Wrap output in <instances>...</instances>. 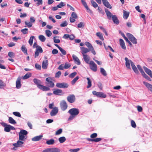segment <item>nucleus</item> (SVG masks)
Here are the masks:
<instances>
[{"instance_id": "1", "label": "nucleus", "mask_w": 152, "mask_h": 152, "mask_svg": "<svg viewBox=\"0 0 152 152\" xmlns=\"http://www.w3.org/2000/svg\"><path fill=\"white\" fill-rule=\"evenodd\" d=\"M19 140L17 142L13 143L12 145L14 147L11 148L12 150L16 151L18 149V148H21L23 146L24 142L22 141L24 140L25 137L24 135L19 133Z\"/></svg>"}, {"instance_id": "2", "label": "nucleus", "mask_w": 152, "mask_h": 152, "mask_svg": "<svg viewBox=\"0 0 152 152\" xmlns=\"http://www.w3.org/2000/svg\"><path fill=\"white\" fill-rule=\"evenodd\" d=\"M68 113L70 114L68 119V121H70L75 118V116L78 114L79 113V110L77 108H72L70 109Z\"/></svg>"}, {"instance_id": "3", "label": "nucleus", "mask_w": 152, "mask_h": 152, "mask_svg": "<svg viewBox=\"0 0 152 152\" xmlns=\"http://www.w3.org/2000/svg\"><path fill=\"white\" fill-rule=\"evenodd\" d=\"M35 21V19L33 17L31 16L30 18V22H28L27 21H25L24 23L26 25L28 28H30L32 26V23H34Z\"/></svg>"}, {"instance_id": "4", "label": "nucleus", "mask_w": 152, "mask_h": 152, "mask_svg": "<svg viewBox=\"0 0 152 152\" xmlns=\"http://www.w3.org/2000/svg\"><path fill=\"white\" fill-rule=\"evenodd\" d=\"M126 35L133 44H136L137 43V39L132 35L130 33H127Z\"/></svg>"}, {"instance_id": "5", "label": "nucleus", "mask_w": 152, "mask_h": 152, "mask_svg": "<svg viewBox=\"0 0 152 152\" xmlns=\"http://www.w3.org/2000/svg\"><path fill=\"white\" fill-rule=\"evenodd\" d=\"M93 94L96 96L103 98H105L106 97L107 95L106 94L102 92H97L96 91H93L92 92Z\"/></svg>"}, {"instance_id": "6", "label": "nucleus", "mask_w": 152, "mask_h": 152, "mask_svg": "<svg viewBox=\"0 0 152 152\" xmlns=\"http://www.w3.org/2000/svg\"><path fill=\"white\" fill-rule=\"evenodd\" d=\"M85 44L88 48V49L90 50V51L94 55L96 54V53L94 50V48L91 44L89 42H85Z\"/></svg>"}, {"instance_id": "7", "label": "nucleus", "mask_w": 152, "mask_h": 152, "mask_svg": "<svg viewBox=\"0 0 152 152\" xmlns=\"http://www.w3.org/2000/svg\"><path fill=\"white\" fill-rule=\"evenodd\" d=\"M56 86L60 88H66L68 87L69 85L66 83H58L56 84Z\"/></svg>"}, {"instance_id": "8", "label": "nucleus", "mask_w": 152, "mask_h": 152, "mask_svg": "<svg viewBox=\"0 0 152 152\" xmlns=\"http://www.w3.org/2000/svg\"><path fill=\"white\" fill-rule=\"evenodd\" d=\"M45 80L47 82L46 83L49 85V87L51 88H53L54 87V83L52 81L53 80V79L52 77H47L46 79Z\"/></svg>"}, {"instance_id": "9", "label": "nucleus", "mask_w": 152, "mask_h": 152, "mask_svg": "<svg viewBox=\"0 0 152 152\" xmlns=\"http://www.w3.org/2000/svg\"><path fill=\"white\" fill-rule=\"evenodd\" d=\"M89 64L90 65V68L91 70L94 72H96L97 71V65L93 61H90Z\"/></svg>"}, {"instance_id": "10", "label": "nucleus", "mask_w": 152, "mask_h": 152, "mask_svg": "<svg viewBox=\"0 0 152 152\" xmlns=\"http://www.w3.org/2000/svg\"><path fill=\"white\" fill-rule=\"evenodd\" d=\"M67 99L70 103L74 102L76 100L75 95L74 94H70L67 97Z\"/></svg>"}, {"instance_id": "11", "label": "nucleus", "mask_w": 152, "mask_h": 152, "mask_svg": "<svg viewBox=\"0 0 152 152\" xmlns=\"http://www.w3.org/2000/svg\"><path fill=\"white\" fill-rule=\"evenodd\" d=\"M60 106L61 110L63 111L66 110L68 107L66 102L64 100H62L60 102Z\"/></svg>"}, {"instance_id": "12", "label": "nucleus", "mask_w": 152, "mask_h": 152, "mask_svg": "<svg viewBox=\"0 0 152 152\" xmlns=\"http://www.w3.org/2000/svg\"><path fill=\"white\" fill-rule=\"evenodd\" d=\"M125 60L126 61L125 64L126 67L128 69H130V64L132 66V63L134 64V63L131 60H129L128 58L127 57L125 58Z\"/></svg>"}, {"instance_id": "13", "label": "nucleus", "mask_w": 152, "mask_h": 152, "mask_svg": "<svg viewBox=\"0 0 152 152\" xmlns=\"http://www.w3.org/2000/svg\"><path fill=\"white\" fill-rule=\"evenodd\" d=\"M53 94L56 95L61 96L64 94V93L63 92L62 90L59 89H56L53 91Z\"/></svg>"}, {"instance_id": "14", "label": "nucleus", "mask_w": 152, "mask_h": 152, "mask_svg": "<svg viewBox=\"0 0 152 152\" xmlns=\"http://www.w3.org/2000/svg\"><path fill=\"white\" fill-rule=\"evenodd\" d=\"M42 52L43 50L41 47H39L38 48H36L34 54L35 58H36L39 56V53H42Z\"/></svg>"}, {"instance_id": "15", "label": "nucleus", "mask_w": 152, "mask_h": 152, "mask_svg": "<svg viewBox=\"0 0 152 152\" xmlns=\"http://www.w3.org/2000/svg\"><path fill=\"white\" fill-rule=\"evenodd\" d=\"M143 68L145 72L149 75L151 78H152V72L151 71L145 66L143 67Z\"/></svg>"}, {"instance_id": "16", "label": "nucleus", "mask_w": 152, "mask_h": 152, "mask_svg": "<svg viewBox=\"0 0 152 152\" xmlns=\"http://www.w3.org/2000/svg\"><path fill=\"white\" fill-rule=\"evenodd\" d=\"M80 48L83 55H86V53H88L90 51V49L82 47H80Z\"/></svg>"}, {"instance_id": "17", "label": "nucleus", "mask_w": 152, "mask_h": 152, "mask_svg": "<svg viewBox=\"0 0 152 152\" xmlns=\"http://www.w3.org/2000/svg\"><path fill=\"white\" fill-rule=\"evenodd\" d=\"M83 6L85 7L86 9L88 10V12L92 13V11L88 7L85 1V0H81Z\"/></svg>"}, {"instance_id": "18", "label": "nucleus", "mask_w": 152, "mask_h": 152, "mask_svg": "<svg viewBox=\"0 0 152 152\" xmlns=\"http://www.w3.org/2000/svg\"><path fill=\"white\" fill-rule=\"evenodd\" d=\"M58 108L57 107H54L52 110L50 112V114L51 116H54L55 115L58 113Z\"/></svg>"}, {"instance_id": "19", "label": "nucleus", "mask_w": 152, "mask_h": 152, "mask_svg": "<svg viewBox=\"0 0 152 152\" xmlns=\"http://www.w3.org/2000/svg\"><path fill=\"white\" fill-rule=\"evenodd\" d=\"M103 4L107 8H112V6L107 0H102Z\"/></svg>"}, {"instance_id": "20", "label": "nucleus", "mask_w": 152, "mask_h": 152, "mask_svg": "<svg viewBox=\"0 0 152 152\" xmlns=\"http://www.w3.org/2000/svg\"><path fill=\"white\" fill-rule=\"evenodd\" d=\"M105 11L106 13V15L108 19H111L112 18V17H113V15H112V13L107 9H105Z\"/></svg>"}, {"instance_id": "21", "label": "nucleus", "mask_w": 152, "mask_h": 152, "mask_svg": "<svg viewBox=\"0 0 152 152\" xmlns=\"http://www.w3.org/2000/svg\"><path fill=\"white\" fill-rule=\"evenodd\" d=\"M21 79L20 77H18L16 82V88L19 89L20 88L21 85L20 83Z\"/></svg>"}, {"instance_id": "22", "label": "nucleus", "mask_w": 152, "mask_h": 152, "mask_svg": "<svg viewBox=\"0 0 152 152\" xmlns=\"http://www.w3.org/2000/svg\"><path fill=\"white\" fill-rule=\"evenodd\" d=\"M143 83L148 89L152 92V85L145 81Z\"/></svg>"}, {"instance_id": "23", "label": "nucleus", "mask_w": 152, "mask_h": 152, "mask_svg": "<svg viewBox=\"0 0 152 152\" xmlns=\"http://www.w3.org/2000/svg\"><path fill=\"white\" fill-rule=\"evenodd\" d=\"M72 57L76 64H77L78 65L80 64V61L77 56L73 54L72 55Z\"/></svg>"}, {"instance_id": "24", "label": "nucleus", "mask_w": 152, "mask_h": 152, "mask_svg": "<svg viewBox=\"0 0 152 152\" xmlns=\"http://www.w3.org/2000/svg\"><path fill=\"white\" fill-rule=\"evenodd\" d=\"M112 19L113 22L117 25L119 24V21L116 16L115 15H113L112 17Z\"/></svg>"}, {"instance_id": "25", "label": "nucleus", "mask_w": 152, "mask_h": 152, "mask_svg": "<svg viewBox=\"0 0 152 152\" xmlns=\"http://www.w3.org/2000/svg\"><path fill=\"white\" fill-rule=\"evenodd\" d=\"M34 83L37 86V87L38 88L40 86H41L42 82L41 81L36 78H34L33 80Z\"/></svg>"}, {"instance_id": "26", "label": "nucleus", "mask_w": 152, "mask_h": 152, "mask_svg": "<svg viewBox=\"0 0 152 152\" xmlns=\"http://www.w3.org/2000/svg\"><path fill=\"white\" fill-rule=\"evenodd\" d=\"M42 135L35 136L32 138V140L33 141H37L40 140L42 137Z\"/></svg>"}, {"instance_id": "27", "label": "nucleus", "mask_w": 152, "mask_h": 152, "mask_svg": "<svg viewBox=\"0 0 152 152\" xmlns=\"http://www.w3.org/2000/svg\"><path fill=\"white\" fill-rule=\"evenodd\" d=\"M39 89L42 90L43 91H48L50 90V88L49 87L43 86V85H41L39 86L38 88Z\"/></svg>"}, {"instance_id": "28", "label": "nucleus", "mask_w": 152, "mask_h": 152, "mask_svg": "<svg viewBox=\"0 0 152 152\" xmlns=\"http://www.w3.org/2000/svg\"><path fill=\"white\" fill-rule=\"evenodd\" d=\"M48 65V61L47 60L43 61L42 64V68L44 69H46Z\"/></svg>"}, {"instance_id": "29", "label": "nucleus", "mask_w": 152, "mask_h": 152, "mask_svg": "<svg viewBox=\"0 0 152 152\" xmlns=\"http://www.w3.org/2000/svg\"><path fill=\"white\" fill-rule=\"evenodd\" d=\"M120 44L122 48L124 49H126V47L125 45L124 42L122 39H120L119 40Z\"/></svg>"}, {"instance_id": "30", "label": "nucleus", "mask_w": 152, "mask_h": 152, "mask_svg": "<svg viewBox=\"0 0 152 152\" xmlns=\"http://www.w3.org/2000/svg\"><path fill=\"white\" fill-rule=\"evenodd\" d=\"M84 61L87 64H89L90 57L86 54L83 55Z\"/></svg>"}, {"instance_id": "31", "label": "nucleus", "mask_w": 152, "mask_h": 152, "mask_svg": "<svg viewBox=\"0 0 152 152\" xmlns=\"http://www.w3.org/2000/svg\"><path fill=\"white\" fill-rule=\"evenodd\" d=\"M132 67L133 70L135 72V73L137 74H139V73L138 70V69L136 66L134 64L132 63Z\"/></svg>"}, {"instance_id": "32", "label": "nucleus", "mask_w": 152, "mask_h": 152, "mask_svg": "<svg viewBox=\"0 0 152 152\" xmlns=\"http://www.w3.org/2000/svg\"><path fill=\"white\" fill-rule=\"evenodd\" d=\"M10 125H7L6 124H5L4 125V130L5 132H9L10 131Z\"/></svg>"}, {"instance_id": "33", "label": "nucleus", "mask_w": 152, "mask_h": 152, "mask_svg": "<svg viewBox=\"0 0 152 152\" xmlns=\"http://www.w3.org/2000/svg\"><path fill=\"white\" fill-rule=\"evenodd\" d=\"M129 12H127V11L124 10L123 12V18H124L126 19L129 16Z\"/></svg>"}, {"instance_id": "34", "label": "nucleus", "mask_w": 152, "mask_h": 152, "mask_svg": "<svg viewBox=\"0 0 152 152\" xmlns=\"http://www.w3.org/2000/svg\"><path fill=\"white\" fill-rule=\"evenodd\" d=\"M9 122L11 124H16V121L11 117H9L8 119Z\"/></svg>"}, {"instance_id": "35", "label": "nucleus", "mask_w": 152, "mask_h": 152, "mask_svg": "<svg viewBox=\"0 0 152 152\" xmlns=\"http://www.w3.org/2000/svg\"><path fill=\"white\" fill-rule=\"evenodd\" d=\"M55 143V140L53 139H51L47 141L46 143L48 145H53Z\"/></svg>"}, {"instance_id": "36", "label": "nucleus", "mask_w": 152, "mask_h": 152, "mask_svg": "<svg viewBox=\"0 0 152 152\" xmlns=\"http://www.w3.org/2000/svg\"><path fill=\"white\" fill-rule=\"evenodd\" d=\"M96 35L98 36L100 39L102 41L104 40V39L102 34L100 32H97L96 34Z\"/></svg>"}, {"instance_id": "37", "label": "nucleus", "mask_w": 152, "mask_h": 152, "mask_svg": "<svg viewBox=\"0 0 152 152\" xmlns=\"http://www.w3.org/2000/svg\"><path fill=\"white\" fill-rule=\"evenodd\" d=\"M100 72L104 76H105L107 75V74L106 72L103 68H100Z\"/></svg>"}, {"instance_id": "38", "label": "nucleus", "mask_w": 152, "mask_h": 152, "mask_svg": "<svg viewBox=\"0 0 152 152\" xmlns=\"http://www.w3.org/2000/svg\"><path fill=\"white\" fill-rule=\"evenodd\" d=\"M21 50L23 53L26 54H27V50L26 47L24 45H22L21 47Z\"/></svg>"}, {"instance_id": "39", "label": "nucleus", "mask_w": 152, "mask_h": 152, "mask_svg": "<svg viewBox=\"0 0 152 152\" xmlns=\"http://www.w3.org/2000/svg\"><path fill=\"white\" fill-rule=\"evenodd\" d=\"M86 79L88 80V86L87 88H89L91 87L92 85L91 81L90 79L88 77H87Z\"/></svg>"}, {"instance_id": "40", "label": "nucleus", "mask_w": 152, "mask_h": 152, "mask_svg": "<svg viewBox=\"0 0 152 152\" xmlns=\"http://www.w3.org/2000/svg\"><path fill=\"white\" fill-rule=\"evenodd\" d=\"M91 2L92 6L93 7L96 8L98 7V5L97 4L94 0H91Z\"/></svg>"}, {"instance_id": "41", "label": "nucleus", "mask_w": 152, "mask_h": 152, "mask_svg": "<svg viewBox=\"0 0 152 152\" xmlns=\"http://www.w3.org/2000/svg\"><path fill=\"white\" fill-rule=\"evenodd\" d=\"M59 37H58L57 36H55L53 37V40L54 42L56 43H58L60 42V41L59 39H56V38Z\"/></svg>"}, {"instance_id": "42", "label": "nucleus", "mask_w": 152, "mask_h": 152, "mask_svg": "<svg viewBox=\"0 0 152 152\" xmlns=\"http://www.w3.org/2000/svg\"><path fill=\"white\" fill-rule=\"evenodd\" d=\"M31 74L30 73H28L26 74L23 77V79H26L31 76Z\"/></svg>"}, {"instance_id": "43", "label": "nucleus", "mask_w": 152, "mask_h": 152, "mask_svg": "<svg viewBox=\"0 0 152 152\" xmlns=\"http://www.w3.org/2000/svg\"><path fill=\"white\" fill-rule=\"evenodd\" d=\"M58 140L60 143H63L66 141V139L64 137H62L59 138Z\"/></svg>"}, {"instance_id": "44", "label": "nucleus", "mask_w": 152, "mask_h": 152, "mask_svg": "<svg viewBox=\"0 0 152 152\" xmlns=\"http://www.w3.org/2000/svg\"><path fill=\"white\" fill-rule=\"evenodd\" d=\"M39 39L42 42H44L46 39V38L43 35H40L39 36Z\"/></svg>"}, {"instance_id": "45", "label": "nucleus", "mask_w": 152, "mask_h": 152, "mask_svg": "<svg viewBox=\"0 0 152 152\" xmlns=\"http://www.w3.org/2000/svg\"><path fill=\"white\" fill-rule=\"evenodd\" d=\"M104 48H105V49L106 50H108V49H109L110 51H111L112 52H115L114 50L111 48V46H110L108 45V46L107 47H106L105 46V44L104 43Z\"/></svg>"}, {"instance_id": "46", "label": "nucleus", "mask_w": 152, "mask_h": 152, "mask_svg": "<svg viewBox=\"0 0 152 152\" xmlns=\"http://www.w3.org/2000/svg\"><path fill=\"white\" fill-rule=\"evenodd\" d=\"M60 150L57 148H51V152H60Z\"/></svg>"}, {"instance_id": "47", "label": "nucleus", "mask_w": 152, "mask_h": 152, "mask_svg": "<svg viewBox=\"0 0 152 152\" xmlns=\"http://www.w3.org/2000/svg\"><path fill=\"white\" fill-rule=\"evenodd\" d=\"M19 133L24 135H26L28 134V132L26 130L23 129L20 130Z\"/></svg>"}, {"instance_id": "48", "label": "nucleus", "mask_w": 152, "mask_h": 152, "mask_svg": "<svg viewBox=\"0 0 152 152\" xmlns=\"http://www.w3.org/2000/svg\"><path fill=\"white\" fill-rule=\"evenodd\" d=\"M34 38V36H31L29 39L28 42L30 45L31 46L33 44V40Z\"/></svg>"}, {"instance_id": "49", "label": "nucleus", "mask_w": 152, "mask_h": 152, "mask_svg": "<svg viewBox=\"0 0 152 152\" xmlns=\"http://www.w3.org/2000/svg\"><path fill=\"white\" fill-rule=\"evenodd\" d=\"M45 34L48 37H50L51 36L52 34L50 31L47 30L45 31Z\"/></svg>"}, {"instance_id": "50", "label": "nucleus", "mask_w": 152, "mask_h": 152, "mask_svg": "<svg viewBox=\"0 0 152 152\" xmlns=\"http://www.w3.org/2000/svg\"><path fill=\"white\" fill-rule=\"evenodd\" d=\"M65 5V4L64 3L61 2L60 3L57 5V7H58V8H61L63 7H64Z\"/></svg>"}, {"instance_id": "51", "label": "nucleus", "mask_w": 152, "mask_h": 152, "mask_svg": "<svg viewBox=\"0 0 152 152\" xmlns=\"http://www.w3.org/2000/svg\"><path fill=\"white\" fill-rule=\"evenodd\" d=\"M35 2L37 1V2L36 4L37 6H39L40 4L42 5V0H34Z\"/></svg>"}, {"instance_id": "52", "label": "nucleus", "mask_w": 152, "mask_h": 152, "mask_svg": "<svg viewBox=\"0 0 152 152\" xmlns=\"http://www.w3.org/2000/svg\"><path fill=\"white\" fill-rule=\"evenodd\" d=\"M79 77L78 76H76L75 78H74L72 81L71 83L72 85L74 84L77 80L79 79Z\"/></svg>"}, {"instance_id": "53", "label": "nucleus", "mask_w": 152, "mask_h": 152, "mask_svg": "<svg viewBox=\"0 0 152 152\" xmlns=\"http://www.w3.org/2000/svg\"><path fill=\"white\" fill-rule=\"evenodd\" d=\"M71 65L70 64L66 62L65 63V65L64 66V68L65 69H67L70 67Z\"/></svg>"}, {"instance_id": "54", "label": "nucleus", "mask_w": 152, "mask_h": 152, "mask_svg": "<svg viewBox=\"0 0 152 152\" xmlns=\"http://www.w3.org/2000/svg\"><path fill=\"white\" fill-rule=\"evenodd\" d=\"M13 114L14 115L18 117H20L21 116V115L20 113L18 112H13Z\"/></svg>"}, {"instance_id": "55", "label": "nucleus", "mask_w": 152, "mask_h": 152, "mask_svg": "<svg viewBox=\"0 0 152 152\" xmlns=\"http://www.w3.org/2000/svg\"><path fill=\"white\" fill-rule=\"evenodd\" d=\"M61 74V72L60 71H58L55 74V77L56 78H59Z\"/></svg>"}, {"instance_id": "56", "label": "nucleus", "mask_w": 152, "mask_h": 152, "mask_svg": "<svg viewBox=\"0 0 152 152\" xmlns=\"http://www.w3.org/2000/svg\"><path fill=\"white\" fill-rule=\"evenodd\" d=\"M28 29L27 28H25L23 29H21V31L23 34H26L28 33Z\"/></svg>"}, {"instance_id": "57", "label": "nucleus", "mask_w": 152, "mask_h": 152, "mask_svg": "<svg viewBox=\"0 0 152 152\" xmlns=\"http://www.w3.org/2000/svg\"><path fill=\"white\" fill-rule=\"evenodd\" d=\"M71 16L73 18H74V19H77L78 17L76 13L74 12L72 13L71 14Z\"/></svg>"}, {"instance_id": "58", "label": "nucleus", "mask_w": 152, "mask_h": 152, "mask_svg": "<svg viewBox=\"0 0 152 152\" xmlns=\"http://www.w3.org/2000/svg\"><path fill=\"white\" fill-rule=\"evenodd\" d=\"M131 125L134 128H135L137 126L133 120L131 121Z\"/></svg>"}, {"instance_id": "59", "label": "nucleus", "mask_w": 152, "mask_h": 152, "mask_svg": "<svg viewBox=\"0 0 152 152\" xmlns=\"http://www.w3.org/2000/svg\"><path fill=\"white\" fill-rule=\"evenodd\" d=\"M8 56L10 58H13L15 56V54L12 52H9L8 53Z\"/></svg>"}, {"instance_id": "60", "label": "nucleus", "mask_w": 152, "mask_h": 152, "mask_svg": "<svg viewBox=\"0 0 152 152\" xmlns=\"http://www.w3.org/2000/svg\"><path fill=\"white\" fill-rule=\"evenodd\" d=\"M77 74L76 72H75L70 74L69 76L70 78H73Z\"/></svg>"}, {"instance_id": "61", "label": "nucleus", "mask_w": 152, "mask_h": 152, "mask_svg": "<svg viewBox=\"0 0 152 152\" xmlns=\"http://www.w3.org/2000/svg\"><path fill=\"white\" fill-rule=\"evenodd\" d=\"M84 24L82 22H80L77 25L78 28H81L84 27Z\"/></svg>"}, {"instance_id": "62", "label": "nucleus", "mask_w": 152, "mask_h": 152, "mask_svg": "<svg viewBox=\"0 0 152 152\" xmlns=\"http://www.w3.org/2000/svg\"><path fill=\"white\" fill-rule=\"evenodd\" d=\"M67 25L68 23L67 21H64L60 24V26L61 27H64L67 26Z\"/></svg>"}, {"instance_id": "63", "label": "nucleus", "mask_w": 152, "mask_h": 152, "mask_svg": "<svg viewBox=\"0 0 152 152\" xmlns=\"http://www.w3.org/2000/svg\"><path fill=\"white\" fill-rule=\"evenodd\" d=\"M62 132V129H60L56 132L55 134L56 135H59L61 134Z\"/></svg>"}, {"instance_id": "64", "label": "nucleus", "mask_w": 152, "mask_h": 152, "mask_svg": "<svg viewBox=\"0 0 152 152\" xmlns=\"http://www.w3.org/2000/svg\"><path fill=\"white\" fill-rule=\"evenodd\" d=\"M80 150L79 148L76 149H70L69 150V151L70 152H77L79 151Z\"/></svg>"}]
</instances>
